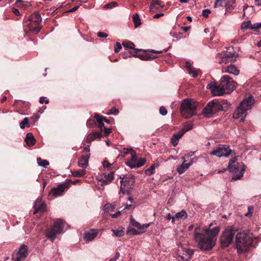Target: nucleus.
<instances>
[{"instance_id": "37", "label": "nucleus", "mask_w": 261, "mask_h": 261, "mask_svg": "<svg viewBox=\"0 0 261 261\" xmlns=\"http://www.w3.org/2000/svg\"><path fill=\"white\" fill-rule=\"evenodd\" d=\"M38 164L43 167H46L49 165V162L45 160H42L40 158H38L37 159Z\"/></svg>"}, {"instance_id": "54", "label": "nucleus", "mask_w": 261, "mask_h": 261, "mask_svg": "<svg viewBox=\"0 0 261 261\" xmlns=\"http://www.w3.org/2000/svg\"><path fill=\"white\" fill-rule=\"evenodd\" d=\"M121 48H122V46H121V44L119 42H116L115 45V49H114L115 52L118 53L120 51V50L121 49Z\"/></svg>"}, {"instance_id": "58", "label": "nucleus", "mask_w": 261, "mask_h": 261, "mask_svg": "<svg viewBox=\"0 0 261 261\" xmlns=\"http://www.w3.org/2000/svg\"><path fill=\"white\" fill-rule=\"evenodd\" d=\"M211 13V11L209 9H204L202 11V15L204 17H207L209 14Z\"/></svg>"}, {"instance_id": "52", "label": "nucleus", "mask_w": 261, "mask_h": 261, "mask_svg": "<svg viewBox=\"0 0 261 261\" xmlns=\"http://www.w3.org/2000/svg\"><path fill=\"white\" fill-rule=\"evenodd\" d=\"M254 211V207L252 206H249L248 207V213H246L245 215L246 217H250L252 216V214Z\"/></svg>"}, {"instance_id": "10", "label": "nucleus", "mask_w": 261, "mask_h": 261, "mask_svg": "<svg viewBox=\"0 0 261 261\" xmlns=\"http://www.w3.org/2000/svg\"><path fill=\"white\" fill-rule=\"evenodd\" d=\"M28 246L24 244L21 245L18 250L13 253L12 260L13 261H21L24 260L28 256Z\"/></svg>"}, {"instance_id": "42", "label": "nucleus", "mask_w": 261, "mask_h": 261, "mask_svg": "<svg viewBox=\"0 0 261 261\" xmlns=\"http://www.w3.org/2000/svg\"><path fill=\"white\" fill-rule=\"evenodd\" d=\"M112 231L113 232L114 235L116 237H120L123 235V231L122 229L121 230H114L112 229Z\"/></svg>"}, {"instance_id": "22", "label": "nucleus", "mask_w": 261, "mask_h": 261, "mask_svg": "<svg viewBox=\"0 0 261 261\" xmlns=\"http://www.w3.org/2000/svg\"><path fill=\"white\" fill-rule=\"evenodd\" d=\"M33 207L35 208L34 214H36L40 211H44L45 208V204L43 202H42L40 199H37L35 201Z\"/></svg>"}, {"instance_id": "47", "label": "nucleus", "mask_w": 261, "mask_h": 261, "mask_svg": "<svg viewBox=\"0 0 261 261\" xmlns=\"http://www.w3.org/2000/svg\"><path fill=\"white\" fill-rule=\"evenodd\" d=\"M94 118L96 119L97 123L98 124L99 123H101V122H103V119H105V117L99 115V114H95Z\"/></svg>"}, {"instance_id": "41", "label": "nucleus", "mask_w": 261, "mask_h": 261, "mask_svg": "<svg viewBox=\"0 0 261 261\" xmlns=\"http://www.w3.org/2000/svg\"><path fill=\"white\" fill-rule=\"evenodd\" d=\"M253 27V24L251 23V21L249 20L247 22H245L242 23V29H250L251 30V28Z\"/></svg>"}, {"instance_id": "62", "label": "nucleus", "mask_w": 261, "mask_h": 261, "mask_svg": "<svg viewBox=\"0 0 261 261\" xmlns=\"http://www.w3.org/2000/svg\"><path fill=\"white\" fill-rule=\"evenodd\" d=\"M45 99V97H41L40 98V100H39V102L40 103L42 104L43 103V102H45V103H48L49 102V100L48 99Z\"/></svg>"}, {"instance_id": "57", "label": "nucleus", "mask_w": 261, "mask_h": 261, "mask_svg": "<svg viewBox=\"0 0 261 261\" xmlns=\"http://www.w3.org/2000/svg\"><path fill=\"white\" fill-rule=\"evenodd\" d=\"M248 8H250L251 9V11H254V8L253 6L249 7L247 5H245L244 6L243 8V11L244 12L243 16H245V10Z\"/></svg>"}, {"instance_id": "12", "label": "nucleus", "mask_w": 261, "mask_h": 261, "mask_svg": "<svg viewBox=\"0 0 261 261\" xmlns=\"http://www.w3.org/2000/svg\"><path fill=\"white\" fill-rule=\"evenodd\" d=\"M207 88L209 89L214 96H222L224 94H227L221 86V84L217 85L215 83H211L207 86Z\"/></svg>"}, {"instance_id": "23", "label": "nucleus", "mask_w": 261, "mask_h": 261, "mask_svg": "<svg viewBox=\"0 0 261 261\" xmlns=\"http://www.w3.org/2000/svg\"><path fill=\"white\" fill-rule=\"evenodd\" d=\"M102 132H93L90 133L87 138V142L88 143H91V142L94 141L96 139H100L102 136Z\"/></svg>"}, {"instance_id": "60", "label": "nucleus", "mask_w": 261, "mask_h": 261, "mask_svg": "<svg viewBox=\"0 0 261 261\" xmlns=\"http://www.w3.org/2000/svg\"><path fill=\"white\" fill-rule=\"evenodd\" d=\"M31 30L35 32L36 33H38L41 30V27L39 26L35 27H31Z\"/></svg>"}, {"instance_id": "45", "label": "nucleus", "mask_w": 261, "mask_h": 261, "mask_svg": "<svg viewBox=\"0 0 261 261\" xmlns=\"http://www.w3.org/2000/svg\"><path fill=\"white\" fill-rule=\"evenodd\" d=\"M28 124H29V119L27 117H25L20 123V127L22 129H23L25 128V125Z\"/></svg>"}, {"instance_id": "18", "label": "nucleus", "mask_w": 261, "mask_h": 261, "mask_svg": "<svg viewBox=\"0 0 261 261\" xmlns=\"http://www.w3.org/2000/svg\"><path fill=\"white\" fill-rule=\"evenodd\" d=\"M183 253L181 255H179L178 257L181 260L189 261L191 260L192 256L193 254V251L190 249L183 248Z\"/></svg>"}, {"instance_id": "16", "label": "nucleus", "mask_w": 261, "mask_h": 261, "mask_svg": "<svg viewBox=\"0 0 261 261\" xmlns=\"http://www.w3.org/2000/svg\"><path fill=\"white\" fill-rule=\"evenodd\" d=\"M238 57V54L237 53L226 54L221 57V60L220 63L227 64L228 62H233L236 60L237 57Z\"/></svg>"}, {"instance_id": "35", "label": "nucleus", "mask_w": 261, "mask_h": 261, "mask_svg": "<svg viewBox=\"0 0 261 261\" xmlns=\"http://www.w3.org/2000/svg\"><path fill=\"white\" fill-rule=\"evenodd\" d=\"M142 231L139 232L138 230H137L135 228H133L132 227H129L126 231V233L127 234L130 235H137V234H140L142 233Z\"/></svg>"}, {"instance_id": "34", "label": "nucleus", "mask_w": 261, "mask_h": 261, "mask_svg": "<svg viewBox=\"0 0 261 261\" xmlns=\"http://www.w3.org/2000/svg\"><path fill=\"white\" fill-rule=\"evenodd\" d=\"M158 166V163H154L149 168L145 171L146 174L151 175L154 173V171L156 167Z\"/></svg>"}, {"instance_id": "33", "label": "nucleus", "mask_w": 261, "mask_h": 261, "mask_svg": "<svg viewBox=\"0 0 261 261\" xmlns=\"http://www.w3.org/2000/svg\"><path fill=\"white\" fill-rule=\"evenodd\" d=\"M122 45L125 48L134 49L135 50L136 53H137L139 51L141 50V49L135 48V44L133 42L130 41H125L122 43Z\"/></svg>"}, {"instance_id": "5", "label": "nucleus", "mask_w": 261, "mask_h": 261, "mask_svg": "<svg viewBox=\"0 0 261 261\" xmlns=\"http://www.w3.org/2000/svg\"><path fill=\"white\" fill-rule=\"evenodd\" d=\"M237 230V228L232 226H228L225 228L220 237V242L222 248H225L228 247L232 243Z\"/></svg>"}, {"instance_id": "29", "label": "nucleus", "mask_w": 261, "mask_h": 261, "mask_svg": "<svg viewBox=\"0 0 261 261\" xmlns=\"http://www.w3.org/2000/svg\"><path fill=\"white\" fill-rule=\"evenodd\" d=\"M225 72L233 74L235 75H237L240 73V70L237 69L235 65L230 64L228 66L227 69L225 71Z\"/></svg>"}, {"instance_id": "50", "label": "nucleus", "mask_w": 261, "mask_h": 261, "mask_svg": "<svg viewBox=\"0 0 261 261\" xmlns=\"http://www.w3.org/2000/svg\"><path fill=\"white\" fill-rule=\"evenodd\" d=\"M119 113L118 109H116L115 108H112L109 112L107 113L108 115H117Z\"/></svg>"}, {"instance_id": "21", "label": "nucleus", "mask_w": 261, "mask_h": 261, "mask_svg": "<svg viewBox=\"0 0 261 261\" xmlns=\"http://www.w3.org/2000/svg\"><path fill=\"white\" fill-rule=\"evenodd\" d=\"M98 231L95 229H91L89 231L85 232L84 236V240L86 241H92L98 234Z\"/></svg>"}, {"instance_id": "38", "label": "nucleus", "mask_w": 261, "mask_h": 261, "mask_svg": "<svg viewBox=\"0 0 261 261\" xmlns=\"http://www.w3.org/2000/svg\"><path fill=\"white\" fill-rule=\"evenodd\" d=\"M86 173L85 170H79L77 171H74L72 172V174L75 177H82Z\"/></svg>"}, {"instance_id": "11", "label": "nucleus", "mask_w": 261, "mask_h": 261, "mask_svg": "<svg viewBox=\"0 0 261 261\" xmlns=\"http://www.w3.org/2000/svg\"><path fill=\"white\" fill-rule=\"evenodd\" d=\"M232 150L229 149V146L224 145H220L218 147L213 150L210 153L212 155L218 157H228L231 153Z\"/></svg>"}, {"instance_id": "14", "label": "nucleus", "mask_w": 261, "mask_h": 261, "mask_svg": "<svg viewBox=\"0 0 261 261\" xmlns=\"http://www.w3.org/2000/svg\"><path fill=\"white\" fill-rule=\"evenodd\" d=\"M66 188H68V187L65 185H60L57 188H54L51 189L49 194V196L54 197H57L58 196H61L65 191V189Z\"/></svg>"}, {"instance_id": "39", "label": "nucleus", "mask_w": 261, "mask_h": 261, "mask_svg": "<svg viewBox=\"0 0 261 261\" xmlns=\"http://www.w3.org/2000/svg\"><path fill=\"white\" fill-rule=\"evenodd\" d=\"M175 217L177 219H180L183 217L186 218L187 217V214L185 210H181L180 212H179L175 214Z\"/></svg>"}, {"instance_id": "26", "label": "nucleus", "mask_w": 261, "mask_h": 261, "mask_svg": "<svg viewBox=\"0 0 261 261\" xmlns=\"http://www.w3.org/2000/svg\"><path fill=\"white\" fill-rule=\"evenodd\" d=\"M90 157V154L85 156H82L78 162V165L80 167L85 169L88 165V160Z\"/></svg>"}, {"instance_id": "27", "label": "nucleus", "mask_w": 261, "mask_h": 261, "mask_svg": "<svg viewBox=\"0 0 261 261\" xmlns=\"http://www.w3.org/2000/svg\"><path fill=\"white\" fill-rule=\"evenodd\" d=\"M28 19L31 23H35L37 24L40 23L42 20L40 15L36 13L31 14Z\"/></svg>"}, {"instance_id": "31", "label": "nucleus", "mask_w": 261, "mask_h": 261, "mask_svg": "<svg viewBox=\"0 0 261 261\" xmlns=\"http://www.w3.org/2000/svg\"><path fill=\"white\" fill-rule=\"evenodd\" d=\"M185 162L186 161L184 160L183 163L177 168V172L180 174L185 172L186 170L188 169L191 166V164H186Z\"/></svg>"}, {"instance_id": "28", "label": "nucleus", "mask_w": 261, "mask_h": 261, "mask_svg": "<svg viewBox=\"0 0 261 261\" xmlns=\"http://www.w3.org/2000/svg\"><path fill=\"white\" fill-rule=\"evenodd\" d=\"M25 141L29 146H33L36 142V140L33 134L31 133H28L25 138Z\"/></svg>"}, {"instance_id": "4", "label": "nucleus", "mask_w": 261, "mask_h": 261, "mask_svg": "<svg viewBox=\"0 0 261 261\" xmlns=\"http://www.w3.org/2000/svg\"><path fill=\"white\" fill-rule=\"evenodd\" d=\"M196 104L193 99H184L180 106L181 115L186 118H189L196 115Z\"/></svg>"}, {"instance_id": "7", "label": "nucleus", "mask_w": 261, "mask_h": 261, "mask_svg": "<svg viewBox=\"0 0 261 261\" xmlns=\"http://www.w3.org/2000/svg\"><path fill=\"white\" fill-rule=\"evenodd\" d=\"M223 110L222 105L217 99L210 101L202 110V114L207 117H211L214 114Z\"/></svg>"}, {"instance_id": "8", "label": "nucleus", "mask_w": 261, "mask_h": 261, "mask_svg": "<svg viewBox=\"0 0 261 261\" xmlns=\"http://www.w3.org/2000/svg\"><path fill=\"white\" fill-rule=\"evenodd\" d=\"M63 228V221L61 219L57 220L51 228L47 231L46 237L53 241L56 236L62 232Z\"/></svg>"}, {"instance_id": "13", "label": "nucleus", "mask_w": 261, "mask_h": 261, "mask_svg": "<svg viewBox=\"0 0 261 261\" xmlns=\"http://www.w3.org/2000/svg\"><path fill=\"white\" fill-rule=\"evenodd\" d=\"M254 103V99L253 97L252 96H249L247 98L244 99L239 107L246 112L252 108Z\"/></svg>"}, {"instance_id": "56", "label": "nucleus", "mask_w": 261, "mask_h": 261, "mask_svg": "<svg viewBox=\"0 0 261 261\" xmlns=\"http://www.w3.org/2000/svg\"><path fill=\"white\" fill-rule=\"evenodd\" d=\"M117 6V4L116 2H111L106 4L105 7L107 8H110L112 7H115Z\"/></svg>"}, {"instance_id": "9", "label": "nucleus", "mask_w": 261, "mask_h": 261, "mask_svg": "<svg viewBox=\"0 0 261 261\" xmlns=\"http://www.w3.org/2000/svg\"><path fill=\"white\" fill-rule=\"evenodd\" d=\"M221 86L223 87L227 94L230 93L236 87L237 83L229 75H223L220 80Z\"/></svg>"}, {"instance_id": "17", "label": "nucleus", "mask_w": 261, "mask_h": 261, "mask_svg": "<svg viewBox=\"0 0 261 261\" xmlns=\"http://www.w3.org/2000/svg\"><path fill=\"white\" fill-rule=\"evenodd\" d=\"M130 224L132 226L135 227V228L139 231V232L142 231V233L145 232L146 229L149 227L150 224H145L141 225L138 222H136L134 219H130Z\"/></svg>"}, {"instance_id": "36", "label": "nucleus", "mask_w": 261, "mask_h": 261, "mask_svg": "<svg viewBox=\"0 0 261 261\" xmlns=\"http://www.w3.org/2000/svg\"><path fill=\"white\" fill-rule=\"evenodd\" d=\"M133 20L135 28L138 27L141 24L139 16L137 13H135L133 15Z\"/></svg>"}, {"instance_id": "30", "label": "nucleus", "mask_w": 261, "mask_h": 261, "mask_svg": "<svg viewBox=\"0 0 261 261\" xmlns=\"http://www.w3.org/2000/svg\"><path fill=\"white\" fill-rule=\"evenodd\" d=\"M139 59L144 61H150L152 60L157 58L156 56L151 55L149 53H145L142 55H139L137 56Z\"/></svg>"}, {"instance_id": "46", "label": "nucleus", "mask_w": 261, "mask_h": 261, "mask_svg": "<svg viewBox=\"0 0 261 261\" xmlns=\"http://www.w3.org/2000/svg\"><path fill=\"white\" fill-rule=\"evenodd\" d=\"M104 208L105 211L109 212L113 211L115 209V206L110 203H107L104 206Z\"/></svg>"}, {"instance_id": "61", "label": "nucleus", "mask_w": 261, "mask_h": 261, "mask_svg": "<svg viewBox=\"0 0 261 261\" xmlns=\"http://www.w3.org/2000/svg\"><path fill=\"white\" fill-rule=\"evenodd\" d=\"M111 128L105 127L103 133L105 136H107L108 134L111 133Z\"/></svg>"}, {"instance_id": "20", "label": "nucleus", "mask_w": 261, "mask_h": 261, "mask_svg": "<svg viewBox=\"0 0 261 261\" xmlns=\"http://www.w3.org/2000/svg\"><path fill=\"white\" fill-rule=\"evenodd\" d=\"M245 113L246 111L245 110H243L241 108L238 107L233 115V118L236 119L240 118L239 121L244 122L245 120V115L244 116L243 115L245 114Z\"/></svg>"}, {"instance_id": "25", "label": "nucleus", "mask_w": 261, "mask_h": 261, "mask_svg": "<svg viewBox=\"0 0 261 261\" xmlns=\"http://www.w3.org/2000/svg\"><path fill=\"white\" fill-rule=\"evenodd\" d=\"M163 7V6L161 5V3L159 1L152 0L149 7V11L154 12L159 10L160 8Z\"/></svg>"}, {"instance_id": "6", "label": "nucleus", "mask_w": 261, "mask_h": 261, "mask_svg": "<svg viewBox=\"0 0 261 261\" xmlns=\"http://www.w3.org/2000/svg\"><path fill=\"white\" fill-rule=\"evenodd\" d=\"M120 192L123 194H129L130 190L133 188L135 183L134 176L132 175H123L120 176Z\"/></svg>"}, {"instance_id": "2", "label": "nucleus", "mask_w": 261, "mask_h": 261, "mask_svg": "<svg viewBox=\"0 0 261 261\" xmlns=\"http://www.w3.org/2000/svg\"><path fill=\"white\" fill-rule=\"evenodd\" d=\"M235 240L238 253L241 254L247 251L249 246L252 245L253 234L248 231L238 232L236 234Z\"/></svg>"}, {"instance_id": "59", "label": "nucleus", "mask_w": 261, "mask_h": 261, "mask_svg": "<svg viewBox=\"0 0 261 261\" xmlns=\"http://www.w3.org/2000/svg\"><path fill=\"white\" fill-rule=\"evenodd\" d=\"M97 36L99 38H106L108 36V35L107 33L99 32L97 33Z\"/></svg>"}, {"instance_id": "48", "label": "nucleus", "mask_w": 261, "mask_h": 261, "mask_svg": "<svg viewBox=\"0 0 261 261\" xmlns=\"http://www.w3.org/2000/svg\"><path fill=\"white\" fill-rule=\"evenodd\" d=\"M128 200H129L130 201V203H127L125 205V207L123 208V210H130V208L132 207V202L133 201V199L132 197H128L127 198Z\"/></svg>"}, {"instance_id": "64", "label": "nucleus", "mask_w": 261, "mask_h": 261, "mask_svg": "<svg viewBox=\"0 0 261 261\" xmlns=\"http://www.w3.org/2000/svg\"><path fill=\"white\" fill-rule=\"evenodd\" d=\"M185 66L188 69V71L190 69V68H192L191 64L188 61L186 62Z\"/></svg>"}, {"instance_id": "55", "label": "nucleus", "mask_w": 261, "mask_h": 261, "mask_svg": "<svg viewBox=\"0 0 261 261\" xmlns=\"http://www.w3.org/2000/svg\"><path fill=\"white\" fill-rule=\"evenodd\" d=\"M225 0H217L214 4V7H218L222 6L223 2Z\"/></svg>"}, {"instance_id": "63", "label": "nucleus", "mask_w": 261, "mask_h": 261, "mask_svg": "<svg viewBox=\"0 0 261 261\" xmlns=\"http://www.w3.org/2000/svg\"><path fill=\"white\" fill-rule=\"evenodd\" d=\"M121 212V211H118L117 213H116L115 214H111V216L113 218H116L120 215Z\"/></svg>"}, {"instance_id": "19", "label": "nucleus", "mask_w": 261, "mask_h": 261, "mask_svg": "<svg viewBox=\"0 0 261 261\" xmlns=\"http://www.w3.org/2000/svg\"><path fill=\"white\" fill-rule=\"evenodd\" d=\"M130 154L132 155V158L127 161L126 164L132 169L136 168L137 159L136 155V152L133 150H131Z\"/></svg>"}, {"instance_id": "15", "label": "nucleus", "mask_w": 261, "mask_h": 261, "mask_svg": "<svg viewBox=\"0 0 261 261\" xmlns=\"http://www.w3.org/2000/svg\"><path fill=\"white\" fill-rule=\"evenodd\" d=\"M113 178L114 173L113 172H111L108 174H106V173H102V174L101 175V178L99 180L101 182V186H103L110 184Z\"/></svg>"}, {"instance_id": "51", "label": "nucleus", "mask_w": 261, "mask_h": 261, "mask_svg": "<svg viewBox=\"0 0 261 261\" xmlns=\"http://www.w3.org/2000/svg\"><path fill=\"white\" fill-rule=\"evenodd\" d=\"M261 28V22L256 23L253 24V27L251 28L252 30L254 31H258L259 29Z\"/></svg>"}, {"instance_id": "43", "label": "nucleus", "mask_w": 261, "mask_h": 261, "mask_svg": "<svg viewBox=\"0 0 261 261\" xmlns=\"http://www.w3.org/2000/svg\"><path fill=\"white\" fill-rule=\"evenodd\" d=\"M146 163V160L145 159L140 158L137 160V164L136 165V168L140 167L143 166Z\"/></svg>"}, {"instance_id": "49", "label": "nucleus", "mask_w": 261, "mask_h": 261, "mask_svg": "<svg viewBox=\"0 0 261 261\" xmlns=\"http://www.w3.org/2000/svg\"><path fill=\"white\" fill-rule=\"evenodd\" d=\"M188 72L190 74L192 75L193 77H196L198 75V73L195 69L193 67L190 68V69L188 71Z\"/></svg>"}, {"instance_id": "44", "label": "nucleus", "mask_w": 261, "mask_h": 261, "mask_svg": "<svg viewBox=\"0 0 261 261\" xmlns=\"http://www.w3.org/2000/svg\"><path fill=\"white\" fill-rule=\"evenodd\" d=\"M123 58L125 59L128 57H131L132 56H137L135 55H133L132 53L128 50L127 49H125V50L124 51L123 54Z\"/></svg>"}, {"instance_id": "32", "label": "nucleus", "mask_w": 261, "mask_h": 261, "mask_svg": "<svg viewBox=\"0 0 261 261\" xmlns=\"http://www.w3.org/2000/svg\"><path fill=\"white\" fill-rule=\"evenodd\" d=\"M236 0H228L225 4V14L227 13L230 12L233 9V5L235 4Z\"/></svg>"}, {"instance_id": "24", "label": "nucleus", "mask_w": 261, "mask_h": 261, "mask_svg": "<svg viewBox=\"0 0 261 261\" xmlns=\"http://www.w3.org/2000/svg\"><path fill=\"white\" fill-rule=\"evenodd\" d=\"M184 135V133L181 130L178 133L174 134L171 138V143L174 147H176L179 142V140Z\"/></svg>"}, {"instance_id": "40", "label": "nucleus", "mask_w": 261, "mask_h": 261, "mask_svg": "<svg viewBox=\"0 0 261 261\" xmlns=\"http://www.w3.org/2000/svg\"><path fill=\"white\" fill-rule=\"evenodd\" d=\"M193 128V124L192 123H189L186 124L181 130V132L184 133V134L187 132L191 130Z\"/></svg>"}, {"instance_id": "1", "label": "nucleus", "mask_w": 261, "mask_h": 261, "mask_svg": "<svg viewBox=\"0 0 261 261\" xmlns=\"http://www.w3.org/2000/svg\"><path fill=\"white\" fill-rule=\"evenodd\" d=\"M212 224L209 227L203 229V231H200L199 227H196L194 231V238L197 243V247L203 251H210L215 246L216 237L220 232V227L216 226L210 228Z\"/></svg>"}, {"instance_id": "3", "label": "nucleus", "mask_w": 261, "mask_h": 261, "mask_svg": "<svg viewBox=\"0 0 261 261\" xmlns=\"http://www.w3.org/2000/svg\"><path fill=\"white\" fill-rule=\"evenodd\" d=\"M237 159L234 157L230 160L228 168L231 172L233 173L231 178V181H236L240 179L243 175L245 170L244 165L241 166L240 164L237 162Z\"/></svg>"}, {"instance_id": "53", "label": "nucleus", "mask_w": 261, "mask_h": 261, "mask_svg": "<svg viewBox=\"0 0 261 261\" xmlns=\"http://www.w3.org/2000/svg\"><path fill=\"white\" fill-rule=\"evenodd\" d=\"M159 111L160 113L163 116H165L167 114V111L166 109L163 106H162L160 108Z\"/></svg>"}]
</instances>
